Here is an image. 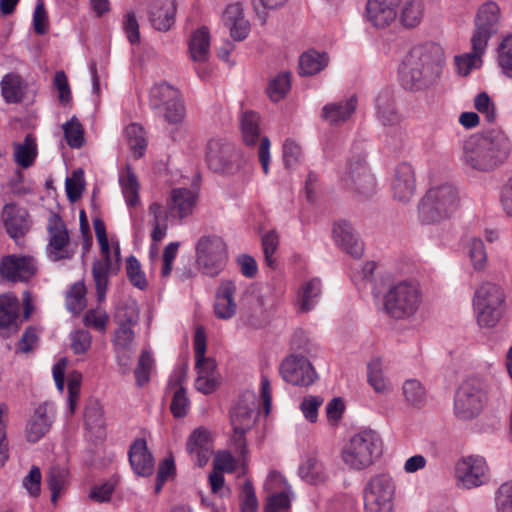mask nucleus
Returning a JSON list of instances; mask_svg holds the SVG:
<instances>
[{
    "label": "nucleus",
    "mask_w": 512,
    "mask_h": 512,
    "mask_svg": "<svg viewBox=\"0 0 512 512\" xmlns=\"http://www.w3.org/2000/svg\"><path fill=\"white\" fill-rule=\"evenodd\" d=\"M511 153L510 137L501 129H490L465 141L462 161L473 170L490 172L502 166Z\"/></svg>",
    "instance_id": "f257e3e1"
},
{
    "label": "nucleus",
    "mask_w": 512,
    "mask_h": 512,
    "mask_svg": "<svg viewBox=\"0 0 512 512\" xmlns=\"http://www.w3.org/2000/svg\"><path fill=\"white\" fill-rule=\"evenodd\" d=\"M443 64L444 56L439 46H414L405 56L399 69L402 86L411 91L429 88L439 78Z\"/></svg>",
    "instance_id": "f03ea898"
},
{
    "label": "nucleus",
    "mask_w": 512,
    "mask_h": 512,
    "mask_svg": "<svg viewBox=\"0 0 512 512\" xmlns=\"http://www.w3.org/2000/svg\"><path fill=\"white\" fill-rule=\"evenodd\" d=\"M460 205L458 189L450 183L431 187L419 204V219L424 224L449 219Z\"/></svg>",
    "instance_id": "7ed1b4c3"
},
{
    "label": "nucleus",
    "mask_w": 512,
    "mask_h": 512,
    "mask_svg": "<svg viewBox=\"0 0 512 512\" xmlns=\"http://www.w3.org/2000/svg\"><path fill=\"white\" fill-rule=\"evenodd\" d=\"M382 454V440L373 430L354 434L342 449L344 463L353 470H362L374 463Z\"/></svg>",
    "instance_id": "20e7f679"
},
{
    "label": "nucleus",
    "mask_w": 512,
    "mask_h": 512,
    "mask_svg": "<svg viewBox=\"0 0 512 512\" xmlns=\"http://www.w3.org/2000/svg\"><path fill=\"white\" fill-rule=\"evenodd\" d=\"M421 301L422 296L417 284L399 281L386 291L383 305L385 312L392 318L405 319L417 312Z\"/></svg>",
    "instance_id": "39448f33"
},
{
    "label": "nucleus",
    "mask_w": 512,
    "mask_h": 512,
    "mask_svg": "<svg viewBox=\"0 0 512 512\" xmlns=\"http://www.w3.org/2000/svg\"><path fill=\"white\" fill-rule=\"evenodd\" d=\"M228 259L226 244L217 235H204L196 244V261L199 270L210 277L217 276Z\"/></svg>",
    "instance_id": "423d86ee"
},
{
    "label": "nucleus",
    "mask_w": 512,
    "mask_h": 512,
    "mask_svg": "<svg viewBox=\"0 0 512 512\" xmlns=\"http://www.w3.org/2000/svg\"><path fill=\"white\" fill-rule=\"evenodd\" d=\"M487 401V386L479 379H468L458 388L454 411L458 418L472 419L480 414Z\"/></svg>",
    "instance_id": "0eeeda50"
},
{
    "label": "nucleus",
    "mask_w": 512,
    "mask_h": 512,
    "mask_svg": "<svg viewBox=\"0 0 512 512\" xmlns=\"http://www.w3.org/2000/svg\"><path fill=\"white\" fill-rule=\"evenodd\" d=\"M501 25V12L497 3L487 1L477 10L474 18V32L471 45L477 51L486 50L489 40L498 33Z\"/></svg>",
    "instance_id": "6e6552de"
},
{
    "label": "nucleus",
    "mask_w": 512,
    "mask_h": 512,
    "mask_svg": "<svg viewBox=\"0 0 512 512\" xmlns=\"http://www.w3.org/2000/svg\"><path fill=\"white\" fill-rule=\"evenodd\" d=\"M395 484L387 474L371 478L363 490L365 512H393Z\"/></svg>",
    "instance_id": "1a4fd4ad"
},
{
    "label": "nucleus",
    "mask_w": 512,
    "mask_h": 512,
    "mask_svg": "<svg viewBox=\"0 0 512 512\" xmlns=\"http://www.w3.org/2000/svg\"><path fill=\"white\" fill-rule=\"evenodd\" d=\"M47 232L46 255L48 259L52 262L71 259L75 251L70 247L69 232L59 214L53 213L49 216Z\"/></svg>",
    "instance_id": "9d476101"
},
{
    "label": "nucleus",
    "mask_w": 512,
    "mask_h": 512,
    "mask_svg": "<svg viewBox=\"0 0 512 512\" xmlns=\"http://www.w3.org/2000/svg\"><path fill=\"white\" fill-rule=\"evenodd\" d=\"M342 183L345 189L368 197L375 189V179L361 155L349 159L345 173L342 176Z\"/></svg>",
    "instance_id": "9b49d317"
},
{
    "label": "nucleus",
    "mask_w": 512,
    "mask_h": 512,
    "mask_svg": "<svg viewBox=\"0 0 512 512\" xmlns=\"http://www.w3.org/2000/svg\"><path fill=\"white\" fill-rule=\"evenodd\" d=\"M36 273L37 263L32 256L10 254L0 262V276L8 282H27Z\"/></svg>",
    "instance_id": "f8f14e48"
},
{
    "label": "nucleus",
    "mask_w": 512,
    "mask_h": 512,
    "mask_svg": "<svg viewBox=\"0 0 512 512\" xmlns=\"http://www.w3.org/2000/svg\"><path fill=\"white\" fill-rule=\"evenodd\" d=\"M234 146L222 139H211L206 146L205 161L214 172L226 173L234 169L237 160Z\"/></svg>",
    "instance_id": "ddd939ff"
},
{
    "label": "nucleus",
    "mask_w": 512,
    "mask_h": 512,
    "mask_svg": "<svg viewBox=\"0 0 512 512\" xmlns=\"http://www.w3.org/2000/svg\"><path fill=\"white\" fill-rule=\"evenodd\" d=\"M280 373L284 381L295 386H309L317 378L310 361L299 355L287 357L280 365Z\"/></svg>",
    "instance_id": "4468645a"
},
{
    "label": "nucleus",
    "mask_w": 512,
    "mask_h": 512,
    "mask_svg": "<svg viewBox=\"0 0 512 512\" xmlns=\"http://www.w3.org/2000/svg\"><path fill=\"white\" fill-rule=\"evenodd\" d=\"M257 396L252 391L242 393L230 410V422L233 429H251L258 417Z\"/></svg>",
    "instance_id": "2eb2a0df"
},
{
    "label": "nucleus",
    "mask_w": 512,
    "mask_h": 512,
    "mask_svg": "<svg viewBox=\"0 0 512 512\" xmlns=\"http://www.w3.org/2000/svg\"><path fill=\"white\" fill-rule=\"evenodd\" d=\"M456 476L467 489L479 487L488 480V467L484 458L469 456L456 465Z\"/></svg>",
    "instance_id": "dca6fc26"
},
{
    "label": "nucleus",
    "mask_w": 512,
    "mask_h": 512,
    "mask_svg": "<svg viewBox=\"0 0 512 512\" xmlns=\"http://www.w3.org/2000/svg\"><path fill=\"white\" fill-rule=\"evenodd\" d=\"M100 245V251L103 255V260H95L92 264V276L95 283L97 299L102 302L105 299L108 282L109 272L112 271V261L110 256V246L108 237L97 239Z\"/></svg>",
    "instance_id": "f3484780"
},
{
    "label": "nucleus",
    "mask_w": 512,
    "mask_h": 512,
    "mask_svg": "<svg viewBox=\"0 0 512 512\" xmlns=\"http://www.w3.org/2000/svg\"><path fill=\"white\" fill-rule=\"evenodd\" d=\"M391 189L394 199L407 203L415 191V173L412 166L403 162L395 168L391 181Z\"/></svg>",
    "instance_id": "a211bd4d"
},
{
    "label": "nucleus",
    "mask_w": 512,
    "mask_h": 512,
    "mask_svg": "<svg viewBox=\"0 0 512 512\" xmlns=\"http://www.w3.org/2000/svg\"><path fill=\"white\" fill-rule=\"evenodd\" d=\"M129 463L137 476L149 477L154 472V458L148 450L146 440L137 438L130 445Z\"/></svg>",
    "instance_id": "6ab92c4d"
},
{
    "label": "nucleus",
    "mask_w": 512,
    "mask_h": 512,
    "mask_svg": "<svg viewBox=\"0 0 512 512\" xmlns=\"http://www.w3.org/2000/svg\"><path fill=\"white\" fill-rule=\"evenodd\" d=\"M400 0H368L366 13L368 20L378 28H384L397 17Z\"/></svg>",
    "instance_id": "aec40b11"
},
{
    "label": "nucleus",
    "mask_w": 512,
    "mask_h": 512,
    "mask_svg": "<svg viewBox=\"0 0 512 512\" xmlns=\"http://www.w3.org/2000/svg\"><path fill=\"white\" fill-rule=\"evenodd\" d=\"M187 451L199 467L205 466L213 452L210 433L202 427L195 429L188 438Z\"/></svg>",
    "instance_id": "412c9836"
},
{
    "label": "nucleus",
    "mask_w": 512,
    "mask_h": 512,
    "mask_svg": "<svg viewBox=\"0 0 512 512\" xmlns=\"http://www.w3.org/2000/svg\"><path fill=\"white\" fill-rule=\"evenodd\" d=\"M2 218L7 233L13 239L24 236L30 228L27 210L16 204H6L3 208Z\"/></svg>",
    "instance_id": "4be33fe9"
},
{
    "label": "nucleus",
    "mask_w": 512,
    "mask_h": 512,
    "mask_svg": "<svg viewBox=\"0 0 512 512\" xmlns=\"http://www.w3.org/2000/svg\"><path fill=\"white\" fill-rule=\"evenodd\" d=\"M54 418L52 407L44 403L39 405L26 428V437L29 442L35 443L39 441L51 428Z\"/></svg>",
    "instance_id": "5701e85b"
},
{
    "label": "nucleus",
    "mask_w": 512,
    "mask_h": 512,
    "mask_svg": "<svg viewBox=\"0 0 512 512\" xmlns=\"http://www.w3.org/2000/svg\"><path fill=\"white\" fill-rule=\"evenodd\" d=\"M235 292L236 286L233 281L224 280L221 282L214 303V312L217 318L226 320L235 315L237 309L234 301Z\"/></svg>",
    "instance_id": "b1692460"
},
{
    "label": "nucleus",
    "mask_w": 512,
    "mask_h": 512,
    "mask_svg": "<svg viewBox=\"0 0 512 512\" xmlns=\"http://www.w3.org/2000/svg\"><path fill=\"white\" fill-rule=\"evenodd\" d=\"M175 0H155L149 11V20L158 31H168L174 24Z\"/></svg>",
    "instance_id": "393cba45"
},
{
    "label": "nucleus",
    "mask_w": 512,
    "mask_h": 512,
    "mask_svg": "<svg viewBox=\"0 0 512 512\" xmlns=\"http://www.w3.org/2000/svg\"><path fill=\"white\" fill-rule=\"evenodd\" d=\"M333 236L336 244L354 258L363 254V244L353 232L351 225L345 221L335 223Z\"/></svg>",
    "instance_id": "a878e982"
},
{
    "label": "nucleus",
    "mask_w": 512,
    "mask_h": 512,
    "mask_svg": "<svg viewBox=\"0 0 512 512\" xmlns=\"http://www.w3.org/2000/svg\"><path fill=\"white\" fill-rule=\"evenodd\" d=\"M196 204V194L187 188L173 189L171 197L167 201L168 212L173 217L180 219L190 215Z\"/></svg>",
    "instance_id": "bb28decb"
},
{
    "label": "nucleus",
    "mask_w": 512,
    "mask_h": 512,
    "mask_svg": "<svg viewBox=\"0 0 512 512\" xmlns=\"http://www.w3.org/2000/svg\"><path fill=\"white\" fill-rule=\"evenodd\" d=\"M224 25L229 28L231 37L236 41L244 40L250 31L249 22L244 18L239 4L227 6L222 15Z\"/></svg>",
    "instance_id": "cd10ccee"
},
{
    "label": "nucleus",
    "mask_w": 512,
    "mask_h": 512,
    "mask_svg": "<svg viewBox=\"0 0 512 512\" xmlns=\"http://www.w3.org/2000/svg\"><path fill=\"white\" fill-rule=\"evenodd\" d=\"M357 107L356 96H350L339 102L328 103L322 109V118L330 125H337L347 121Z\"/></svg>",
    "instance_id": "c85d7f7f"
},
{
    "label": "nucleus",
    "mask_w": 512,
    "mask_h": 512,
    "mask_svg": "<svg viewBox=\"0 0 512 512\" xmlns=\"http://www.w3.org/2000/svg\"><path fill=\"white\" fill-rule=\"evenodd\" d=\"M375 106L377 118L383 125L394 126L400 123L401 116L395 107L391 91H381L376 97Z\"/></svg>",
    "instance_id": "c756f323"
},
{
    "label": "nucleus",
    "mask_w": 512,
    "mask_h": 512,
    "mask_svg": "<svg viewBox=\"0 0 512 512\" xmlns=\"http://www.w3.org/2000/svg\"><path fill=\"white\" fill-rule=\"evenodd\" d=\"M194 351H195V360H196V368L198 370V374L207 375L209 377H214V372L216 370V363L212 358H206V333L203 327L198 326L195 330L194 335Z\"/></svg>",
    "instance_id": "7c9ffc66"
},
{
    "label": "nucleus",
    "mask_w": 512,
    "mask_h": 512,
    "mask_svg": "<svg viewBox=\"0 0 512 512\" xmlns=\"http://www.w3.org/2000/svg\"><path fill=\"white\" fill-rule=\"evenodd\" d=\"M330 58L326 52L310 49L299 57V75L313 76L328 66Z\"/></svg>",
    "instance_id": "2f4dec72"
},
{
    "label": "nucleus",
    "mask_w": 512,
    "mask_h": 512,
    "mask_svg": "<svg viewBox=\"0 0 512 512\" xmlns=\"http://www.w3.org/2000/svg\"><path fill=\"white\" fill-rule=\"evenodd\" d=\"M19 304L15 297L7 295L0 296V329H7L11 332H17Z\"/></svg>",
    "instance_id": "473e14b6"
},
{
    "label": "nucleus",
    "mask_w": 512,
    "mask_h": 512,
    "mask_svg": "<svg viewBox=\"0 0 512 512\" xmlns=\"http://www.w3.org/2000/svg\"><path fill=\"white\" fill-rule=\"evenodd\" d=\"M505 293L503 288L493 282H483L475 290L473 305L478 304H505Z\"/></svg>",
    "instance_id": "72a5a7b5"
},
{
    "label": "nucleus",
    "mask_w": 512,
    "mask_h": 512,
    "mask_svg": "<svg viewBox=\"0 0 512 512\" xmlns=\"http://www.w3.org/2000/svg\"><path fill=\"white\" fill-rule=\"evenodd\" d=\"M477 323L483 328L495 327L502 318L505 304H478L473 305Z\"/></svg>",
    "instance_id": "f704fd0d"
},
{
    "label": "nucleus",
    "mask_w": 512,
    "mask_h": 512,
    "mask_svg": "<svg viewBox=\"0 0 512 512\" xmlns=\"http://www.w3.org/2000/svg\"><path fill=\"white\" fill-rule=\"evenodd\" d=\"M210 34L206 27H201L193 32L189 41V51L194 61H206L209 55Z\"/></svg>",
    "instance_id": "c9c22d12"
},
{
    "label": "nucleus",
    "mask_w": 512,
    "mask_h": 512,
    "mask_svg": "<svg viewBox=\"0 0 512 512\" xmlns=\"http://www.w3.org/2000/svg\"><path fill=\"white\" fill-rule=\"evenodd\" d=\"M321 292L322 289L320 279L313 278L304 283L299 292V310L301 312H308L312 310L318 303Z\"/></svg>",
    "instance_id": "e433bc0d"
},
{
    "label": "nucleus",
    "mask_w": 512,
    "mask_h": 512,
    "mask_svg": "<svg viewBox=\"0 0 512 512\" xmlns=\"http://www.w3.org/2000/svg\"><path fill=\"white\" fill-rule=\"evenodd\" d=\"M119 183L127 206H137L139 204V183L130 166L126 167L125 173L119 175Z\"/></svg>",
    "instance_id": "4c0bfd02"
},
{
    "label": "nucleus",
    "mask_w": 512,
    "mask_h": 512,
    "mask_svg": "<svg viewBox=\"0 0 512 512\" xmlns=\"http://www.w3.org/2000/svg\"><path fill=\"white\" fill-rule=\"evenodd\" d=\"M24 84L17 74H6L1 81L2 96L7 103H19L24 96Z\"/></svg>",
    "instance_id": "58836bf2"
},
{
    "label": "nucleus",
    "mask_w": 512,
    "mask_h": 512,
    "mask_svg": "<svg viewBox=\"0 0 512 512\" xmlns=\"http://www.w3.org/2000/svg\"><path fill=\"white\" fill-rule=\"evenodd\" d=\"M15 161L22 167H30L37 156L36 140L32 134H27L23 143L14 144Z\"/></svg>",
    "instance_id": "ea45409f"
},
{
    "label": "nucleus",
    "mask_w": 512,
    "mask_h": 512,
    "mask_svg": "<svg viewBox=\"0 0 512 512\" xmlns=\"http://www.w3.org/2000/svg\"><path fill=\"white\" fill-rule=\"evenodd\" d=\"M298 473L303 480L310 484H318L325 479L323 465L315 456L307 457L300 465Z\"/></svg>",
    "instance_id": "a19ab883"
},
{
    "label": "nucleus",
    "mask_w": 512,
    "mask_h": 512,
    "mask_svg": "<svg viewBox=\"0 0 512 512\" xmlns=\"http://www.w3.org/2000/svg\"><path fill=\"white\" fill-rule=\"evenodd\" d=\"M424 16L422 0H407L401 10L400 19L404 26L413 28L417 26Z\"/></svg>",
    "instance_id": "79ce46f5"
},
{
    "label": "nucleus",
    "mask_w": 512,
    "mask_h": 512,
    "mask_svg": "<svg viewBox=\"0 0 512 512\" xmlns=\"http://www.w3.org/2000/svg\"><path fill=\"white\" fill-rule=\"evenodd\" d=\"M179 94V91L168 83L154 85L150 90V104L154 109H158L175 100Z\"/></svg>",
    "instance_id": "37998d69"
},
{
    "label": "nucleus",
    "mask_w": 512,
    "mask_h": 512,
    "mask_svg": "<svg viewBox=\"0 0 512 512\" xmlns=\"http://www.w3.org/2000/svg\"><path fill=\"white\" fill-rule=\"evenodd\" d=\"M402 392L408 405L420 407L426 399V390L417 379H408L403 383Z\"/></svg>",
    "instance_id": "c03bdc74"
},
{
    "label": "nucleus",
    "mask_w": 512,
    "mask_h": 512,
    "mask_svg": "<svg viewBox=\"0 0 512 512\" xmlns=\"http://www.w3.org/2000/svg\"><path fill=\"white\" fill-rule=\"evenodd\" d=\"M68 470L61 466H52L47 473L46 479L49 489L51 490V500L56 503L60 492L67 483Z\"/></svg>",
    "instance_id": "a18cd8bd"
},
{
    "label": "nucleus",
    "mask_w": 512,
    "mask_h": 512,
    "mask_svg": "<svg viewBox=\"0 0 512 512\" xmlns=\"http://www.w3.org/2000/svg\"><path fill=\"white\" fill-rule=\"evenodd\" d=\"M291 88V73L288 71L279 73L272 79L267 87V94L273 102L283 99Z\"/></svg>",
    "instance_id": "49530a36"
},
{
    "label": "nucleus",
    "mask_w": 512,
    "mask_h": 512,
    "mask_svg": "<svg viewBox=\"0 0 512 512\" xmlns=\"http://www.w3.org/2000/svg\"><path fill=\"white\" fill-rule=\"evenodd\" d=\"M241 130L245 143L253 145L259 138V116L253 111H247L241 117Z\"/></svg>",
    "instance_id": "de8ad7c7"
},
{
    "label": "nucleus",
    "mask_w": 512,
    "mask_h": 512,
    "mask_svg": "<svg viewBox=\"0 0 512 512\" xmlns=\"http://www.w3.org/2000/svg\"><path fill=\"white\" fill-rule=\"evenodd\" d=\"M367 370L368 382L374 391L381 394L387 393L389 386L383 375L381 360L378 358L371 360L368 363Z\"/></svg>",
    "instance_id": "09e8293b"
},
{
    "label": "nucleus",
    "mask_w": 512,
    "mask_h": 512,
    "mask_svg": "<svg viewBox=\"0 0 512 512\" xmlns=\"http://www.w3.org/2000/svg\"><path fill=\"white\" fill-rule=\"evenodd\" d=\"M265 263L272 269L277 267L276 252L279 247V237L274 230L268 231L261 237Z\"/></svg>",
    "instance_id": "8fccbe9b"
},
{
    "label": "nucleus",
    "mask_w": 512,
    "mask_h": 512,
    "mask_svg": "<svg viewBox=\"0 0 512 512\" xmlns=\"http://www.w3.org/2000/svg\"><path fill=\"white\" fill-rule=\"evenodd\" d=\"M86 287L83 282L72 285L66 296V307L72 313H79L86 306Z\"/></svg>",
    "instance_id": "3c124183"
},
{
    "label": "nucleus",
    "mask_w": 512,
    "mask_h": 512,
    "mask_svg": "<svg viewBox=\"0 0 512 512\" xmlns=\"http://www.w3.org/2000/svg\"><path fill=\"white\" fill-rule=\"evenodd\" d=\"M64 136L71 148H81L84 144V130L80 121L73 116L63 124Z\"/></svg>",
    "instance_id": "603ef678"
},
{
    "label": "nucleus",
    "mask_w": 512,
    "mask_h": 512,
    "mask_svg": "<svg viewBox=\"0 0 512 512\" xmlns=\"http://www.w3.org/2000/svg\"><path fill=\"white\" fill-rule=\"evenodd\" d=\"M497 63L502 72L512 78V34L506 36L499 44Z\"/></svg>",
    "instance_id": "864d4df0"
},
{
    "label": "nucleus",
    "mask_w": 512,
    "mask_h": 512,
    "mask_svg": "<svg viewBox=\"0 0 512 512\" xmlns=\"http://www.w3.org/2000/svg\"><path fill=\"white\" fill-rule=\"evenodd\" d=\"M467 248L474 269L482 271L487 263V253L483 241L480 238H472Z\"/></svg>",
    "instance_id": "5fc2aeb1"
},
{
    "label": "nucleus",
    "mask_w": 512,
    "mask_h": 512,
    "mask_svg": "<svg viewBox=\"0 0 512 512\" xmlns=\"http://www.w3.org/2000/svg\"><path fill=\"white\" fill-rule=\"evenodd\" d=\"M108 321L109 315L101 307L89 309L83 316V324L86 327L93 328L101 333L106 332Z\"/></svg>",
    "instance_id": "6e6d98bb"
},
{
    "label": "nucleus",
    "mask_w": 512,
    "mask_h": 512,
    "mask_svg": "<svg viewBox=\"0 0 512 512\" xmlns=\"http://www.w3.org/2000/svg\"><path fill=\"white\" fill-rule=\"evenodd\" d=\"M126 271L129 281L140 290L147 288V280L144 272L141 269V264L138 259L130 255L126 260Z\"/></svg>",
    "instance_id": "4d7b16f0"
},
{
    "label": "nucleus",
    "mask_w": 512,
    "mask_h": 512,
    "mask_svg": "<svg viewBox=\"0 0 512 512\" xmlns=\"http://www.w3.org/2000/svg\"><path fill=\"white\" fill-rule=\"evenodd\" d=\"M134 331L132 326L129 325H118V328L114 331L112 337V344L115 352L130 350L134 341Z\"/></svg>",
    "instance_id": "13d9d810"
},
{
    "label": "nucleus",
    "mask_w": 512,
    "mask_h": 512,
    "mask_svg": "<svg viewBox=\"0 0 512 512\" xmlns=\"http://www.w3.org/2000/svg\"><path fill=\"white\" fill-rule=\"evenodd\" d=\"M130 148L137 158H140L146 148V140L143 137L142 128L137 124L129 125L125 130Z\"/></svg>",
    "instance_id": "bf43d9fd"
},
{
    "label": "nucleus",
    "mask_w": 512,
    "mask_h": 512,
    "mask_svg": "<svg viewBox=\"0 0 512 512\" xmlns=\"http://www.w3.org/2000/svg\"><path fill=\"white\" fill-rule=\"evenodd\" d=\"M67 197L71 202L77 201L84 190V172L81 169L75 170L71 177L65 181Z\"/></svg>",
    "instance_id": "052dcab7"
},
{
    "label": "nucleus",
    "mask_w": 512,
    "mask_h": 512,
    "mask_svg": "<svg viewBox=\"0 0 512 512\" xmlns=\"http://www.w3.org/2000/svg\"><path fill=\"white\" fill-rule=\"evenodd\" d=\"M241 512H257L258 500L250 480H246L239 494Z\"/></svg>",
    "instance_id": "680f3d73"
},
{
    "label": "nucleus",
    "mask_w": 512,
    "mask_h": 512,
    "mask_svg": "<svg viewBox=\"0 0 512 512\" xmlns=\"http://www.w3.org/2000/svg\"><path fill=\"white\" fill-rule=\"evenodd\" d=\"M139 313L135 304H121L114 314V321L117 325L134 326L138 323Z\"/></svg>",
    "instance_id": "e2e57ef3"
},
{
    "label": "nucleus",
    "mask_w": 512,
    "mask_h": 512,
    "mask_svg": "<svg viewBox=\"0 0 512 512\" xmlns=\"http://www.w3.org/2000/svg\"><path fill=\"white\" fill-rule=\"evenodd\" d=\"M153 364V358L150 352L142 351L137 367L135 369L136 384L139 387L144 386L150 380V371Z\"/></svg>",
    "instance_id": "0e129e2a"
},
{
    "label": "nucleus",
    "mask_w": 512,
    "mask_h": 512,
    "mask_svg": "<svg viewBox=\"0 0 512 512\" xmlns=\"http://www.w3.org/2000/svg\"><path fill=\"white\" fill-rule=\"evenodd\" d=\"M485 51L486 50L477 51L472 48V52L456 56L455 64H456L458 73L463 76L468 75L470 70L473 67H475L478 62L481 61V56L485 53Z\"/></svg>",
    "instance_id": "69168bd1"
},
{
    "label": "nucleus",
    "mask_w": 512,
    "mask_h": 512,
    "mask_svg": "<svg viewBox=\"0 0 512 512\" xmlns=\"http://www.w3.org/2000/svg\"><path fill=\"white\" fill-rule=\"evenodd\" d=\"M189 406L190 401L186 390L182 386L178 387L173 394L170 404L171 413L176 418H182L187 414Z\"/></svg>",
    "instance_id": "338daca9"
},
{
    "label": "nucleus",
    "mask_w": 512,
    "mask_h": 512,
    "mask_svg": "<svg viewBox=\"0 0 512 512\" xmlns=\"http://www.w3.org/2000/svg\"><path fill=\"white\" fill-rule=\"evenodd\" d=\"M495 503L497 512H512V481L498 488Z\"/></svg>",
    "instance_id": "774afa93"
}]
</instances>
